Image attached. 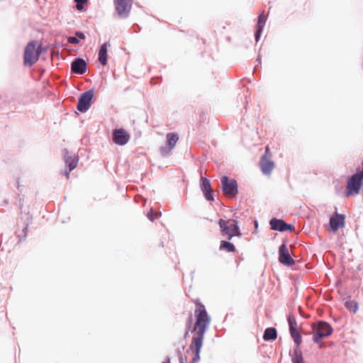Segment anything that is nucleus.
<instances>
[{"mask_svg": "<svg viewBox=\"0 0 363 363\" xmlns=\"http://www.w3.org/2000/svg\"><path fill=\"white\" fill-rule=\"evenodd\" d=\"M179 135L175 133H170L167 135V147H162L161 152L164 155H167L170 151L176 146L177 143L179 140Z\"/></svg>", "mask_w": 363, "mask_h": 363, "instance_id": "10", "label": "nucleus"}, {"mask_svg": "<svg viewBox=\"0 0 363 363\" xmlns=\"http://www.w3.org/2000/svg\"><path fill=\"white\" fill-rule=\"evenodd\" d=\"M76 2V9L79 11L83 9V4L87 3L88 0H74Z\"/></svg>", "mask_w": 363, "mask_h": 363, "instance_id": "25", "label": "nucleus"}, {"mask_svg": "<svg viewBox=\"0 0 363 363\" xmlns=\"http://www.w3.org/2000/svg\"><path fill=\"white\" fill-rule=\"evenodd\" d=\"M201 188L203 192L211 190V187L209 180L206 178L201 177Z\"/></svg>", "mask_w": 363, "mask_h": 363, "instance_id": "21", "label": "nucleus"}, {"mask_svg": "<svg viewBox=\"0 0 363 363\" xmlns=\"http://www.w3.org/2000/svg\"><path fill=\"white\" fill-rule=\"evenodd\" d=\"M292 362L293 363H303V359L302 357V352L299 347H296L294 350L292 354Z\"/></svg>", "mask_w": 363, "mask_h": 363, "instance_id": "19", "label": "nucleus"}, {"mask_svg": "<svg viewBox=\"0 0 363 363\" xmlns=\"http://www.w3.org/2000/svg\"><path fill=\"white\" fill-rule=\"evenodd\" d=\"M271 228L274 230L284 232L286 230H292L293 225L285 223L282 219L272 218L269 222Z\"/></svg>", "mask_w": 363, "mask_h": 363, "instance_id": "12", "label": "nucleus"}, {"mask_svg": "<svg viewBox=\"0 0 363 363\" xmlns=\"http://www.w3.org/2000/svg\"><path fill=\"white\" fill-rule=\"evenodd\" d=\"M290 333H291V337L294 339V341L296 344V347H298V346L301 345V343L302 342L301 336L300 335V334L298 333L297 330L291 332Z\"/></svg>", "mask_w": 363, "mask_h": 363, "instance_id": "23", "label": "nucleus"}, {"mask_svg": "<svg viewBox=\"0 0 363 363\" xmlns=\"http://www.w3.org/2000/svg\"><path fill=\"white\" fill-rule=\"evenodd\" d=\"M179 363H186L187 362V359L186 357H183L181 354V352L179 353Z\"/></svg>", "mask_w": 363, "mask_h": 363, "instance_id": "30", "label": "nucleus"}, {"mask_svg": "<svg viewBox=\"0 0 363 363\" xmlns=\"http://www.w3.org/2000/svg\"><path fill=\"white\" fill-rule=\"evenodd\" d=\"M162 363H170V359L168 358L166 361Z\"/></svg>", "mask_w": 363, "mask_h": 363, "instance_id": "33", "label": "nucleus"}, {"mask_svg": "<svg viewBox=\"0 0 363 363\" xmlns=\"http://www.w3.org/2000/svg\"><path fill=\"white\" fill-rule=\"evenodd\" d=\"M288 322L289 324L290 333L296 331L297 323L295 317L293 315H289L288 318Z\"/></svg>", "mask_w": 363, "mask_h": 363, "instance_id": "22", "label": "nucleus"}, {"mask_svg": "<svg viewBox=\"0 0 363 363\" xmlns=\"http://www.w3.org/2000/svg\"><path fill=\"white\" fill-rule=\"evenodd\" d=\"M264 156H266L268 158L271 157V154L269 152V147L268 145L265 147V154Z\"/></svg>", "mask_w": 363, "mask_h": 363, "instance_id": "31", "label": "nucleus"}, {"mask_svg": "<svg viewBox=\"0 0 363 363\" xmlns=\"http://www.w3.org/2000/svg\"><path fill=\"white\" fill-rule=\"evenodd\" d=\"M76 35L78 38H81V39H84L85 38V35L82 33H81V32H77L76 33Z\"/></svg>", "mask_w": 363, "mask_h": 363, "instance_id": "32", "label": "nucleus"}, {"mask_svg": "<svg viewBox=\"0 0 363 363\" xmlns=\"http://www.w3.org/2000/svg\"><path fill=\"white\" fill-rule=\"evenodd\" d=\"M260 168L265 174H270L274 167V163L266 156H262L259 162Z\"/></svg>", "mask_w": 363, "mask_h": 363, "instance_id": "13", "label": "nucleus"}, {"mask_svg": "<svg viewBox=\"0 0 363 363\" xmlns=\"http://www.w3.org/2000/svg\"><path fill=\"white\" fill-rule=\"evenodd\" d=\"M94 97V92L91 90L82 94L77 104V109L81 112H86L91 106V101Z\"/></svg>", "mask_w": 363, "mask_h": 363, "instance_id": "7", "label": "nucleus"}, {"mask_svg": "<svg viewBox=\"0 0 363 363\" xmlns=\"http://www.w3.org/2000/svg\"><path fill=\"white\" fill-rule=\"evenodd\" d=\"M110 46V43H105L101 46L99 52V61L104 66L107 65V52L108 48Z\"/></svg>", "mask_w": 363, "mask_h": 363, "instance_id": "16", "label": "nucleus"}, {"mask_svg": "<svg viewBox=\"0 0 363 363\" xmlns=\"http://www.w3.org/2000/svg\"><path fill=\"white\" fill-rule=\"evenodd\" d=\"M313 341L316 343L320 342V340L328 337L331 335L333 328L326 322L320 321L317 325H313Z\"/></svg>", "mask_w": 363, "mask_h": 363, "instance_id": "4", "label": "nucleus"}, {"mask_svg": "<svg viewBox=\"0 0 363 363\" xmlns=\"http://www.w3.org/2000/svg\"><path fill=\"white\" fill-rule=\"evenodd\" d=\"M191 324H192V318H191V315H190L188 323H186V333L190 330Z\"/></svg>", "mask_w": 363, "mask_h": 363, "instance_id": "29", "label": "nucleus"}, {"mask_svg": "<svg viewBox=\"0 0 363 363\" xmlns=\"http://www.w3.org/2000/svg\"><path fill=\"white\" fill-rule=\"evenodd\" d=\"M222 190L223 193L230 198L235 197L238 194V184L235 179H229L227 176H223L220 179Z\"/></svg>", "mask_w": 363, "mask_h": 363, "instance_id": "5", "label": "nucleus"}, {"mask_svg": "<svg viewBox=\"0 0 363 363\" xmlns=\"http://www.w3.org/2000/svg\"><path fill=\"white\" fill-rule=\"evenodd\" d=\"M345 305L347 309L354 313H355L358 309L357 303L354 301H347L346 302Z\"/></svg>", "mask_w": 363, "mask_h": 363, "instance_id": "24", "label": "nucleus"}, {"mask_svg": "<svg viewBox=\"0 0 363 363\" xmlns=\"http://www.w3.org/2000/svg\"><path fill=\"white\" fill-rule=\"evenodd\" d=\"M72 71L74 73L82 74L86 71V63L81 58H77L72 63Z\"/></svg>", "mask_w": 363, "mask_h": 363, "instance_id": "14", "label": "nucleus"}, {"mask_svg": "<svg viewBox=\"0 0 363 363\" xmlns=\"http://www.w3.org/2000/svg\"><path fill=\"white\" fill-rule=\"evenodd\" d=\"M220 250H224L228 252H234L235 251V247L233 244L228 241H221L220 245Z\"/></svg>", "mask_w": 363, "mask_h": 363, "instance_id": "20", "label": "nucleus"}, {"mask_svg": "<svg viewBox=\"0 0 363 363\" xmlns=\"http://www.w3.org/2000/svg\"><path fill=\"white\" fill-rule=\"evenodd\" d=\"M67 41L71 44H77L79 43V40L76 37H69Z\"/></svg>", "mask_w": 363, "mask_h": 363, "instance_id": "28", "label": "nucleus"}, {"mask_svg": "<svg viewBox=\"0 0 363 363\" xmlns=\"http://www.w3.org/2000/svg\"><path fill=\"white\" fill-rule=\"evenodd\" d=\"M116 11L123 18L127 17L130 11L133 0H113Z\"/></svg>", "mask_w": 363, "mask_h": 363, "instance_id": "6", "label": "nucleus"}, {"mask_svg": "<svg viewBox=\"0 0 363 363\" xmlns=\"http://www.w3.org/2000/svg\"><path fill=\"white\" fill-rule=\"evenodd\" d=\"M203 193L204 194L205 198L208 201H212L214 200L213 194V190L212 189H211L209 191H204Z\"/></svg>", "mask_w": 363, "mask_h": 363, "instance_id": "26", "label": "nucleus"}, {"mask_svg": "<svg viewBox=\"0 0 363 363\" xmlns=\"http://www.w3.org/2000/svg\"><path fill=\"white\" fill-rule=\"evenodd\" d=\"M267 18L264 15V13H262L258 16V21L257 25V30L255 33V40L256 41H258L259 39L260 34L262 31V29L265 25Z\"/></svg>", "mask_w": 363, "mask_h": 363, "instance_id": "17", "label": "nucleus"}, {"mask_svg": "<svg viewBox=\"0 0 363 363\" xmlns=\"http://www.w3.org/2000/svg\"><path fill=\"white\" fill-rule=\"evenodd\" d=\"M194 302L196 305V309L194 310L196 321L192 330V340L188 350V352H191L194 354L190 363H196L200 359V352L203 346L204 334L211 320L204 305L199 300H195Z\"/></svg>", "mask_w": 363, "mask_h": 363, "instance_id": "1", "label": "nucleus"}, {"mask_svg": "<svg viewBox=\"0 0 363 363\" xmlns=\"http://www.w3.org/2000/svg\"><path fill=\"white\" fill-rule=\"evenodd\" d=\"M279 261L282 264L291 266L294 264V259L291 257L289 250L285 244H282L279 249Z\"/></svg>", "mask_w": 363, "mask_h": 363, "instance_id": "8", "label": "nucleus"}, {"mask_svg": "<svg viewBox=\"0 0 363 363\" xmlns=\"http://www.w3.org/2000/svg\"><path fill=\"white\" fill-rule=\"evenodd\" d=\"M160 215V214H159L158 213H152V211L151 210V211L147 213V218H148L151 221H154L157 218H158V216H159Z\"/></svg>", "mask_w": 363, "mask_h": 363, "instance_id": "27", "label": "nucleus"}, {"mask_svg": "<svg viewBox=\"0 0 363 363\" xmlns=\"http://www.w3.org/2000/svg\"><path fill=\"white\" fill-rule=\"evenodd\" d=\"M42 52V45H37V42L35 40L29 42L25 48L24 51V65L26 66H32L39 59L40 55Z\"/></svg>", "mask_w": 363, "mask_h": 363, "instance_id": "2", "label": "nucleus"}, {"mask_svg": "<svg viewBox=\"0 0 363 363\" xmlns=\"http://www.w3.org/2000/svg\"><path fill=\"white\" fill-rule=\"evenodd\" d=\"M130 140V135L123 128L116 129L113 132V141L118 145H125Z\"/></svg>", "mask_w": 363, "mask_h": 363, "instance_id": "9", "label": "nucleus"}, {"mask_svg": "<svg viewBox=\"0 0 363 363\" xmlns=\"http://www.w3.org/2000/svg\"><path fill=\"white\" fill-rule=\"evenodd\" d=\"M277 337V330L274 328H268L264 330L263 338L266 341L274 340Z\"/></svg>", "mask_w": 363, "mask_h": 363, "instance_id": "18", "label": "nucleus"}, {"mask_svg": "<svg viewBox=\"0 0 363 363\" xmlns=\"http://www.w3.org/2000/svg\"><path fill=\"white\" fill-rule=\"evenodd\" d=\"M345 225V216L335 213L330 219V230L335 233L339 228Z\"/></svg>", "mask_w": 363, "mask_h": 363, "instance_id": "11", "label": "nucleus"}, {"mask_svg": "<svg viewBox=\"0 0 363 363\" xmlns=\"http://www.w3.org/2000/svg\"><path fill=\"white\" fill-rule=\"evenodd\" d=\"M65 162L69 167V171L65 173L66 177L69 179V172L77 167L78 159L75 156L69 155L68 152L66 151L65 154Z\"/></svg>", "mask_w": 363, "mask_h": 363, "instance_id": "15", "label": "nucleus"}, {"mask_svg": "<svg viewBox=\"0 0 363 363\" xmlns=\"http://www.w3.org/2000/svg\"><path fill=\"white\" fill-rule=\"evenodd\" d=\"M218 224L222 235L226 237L228 240H231L235 236L240 237L241 235L238 222L236 220L228 219L225 220L220 219Z\"/></svg>", "mask_w": 363, "mask_h": 363, "instance_id": "3", "label": "nucleus"}]
</instances>
